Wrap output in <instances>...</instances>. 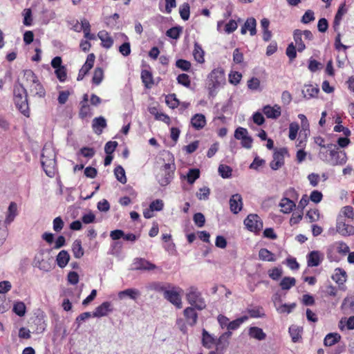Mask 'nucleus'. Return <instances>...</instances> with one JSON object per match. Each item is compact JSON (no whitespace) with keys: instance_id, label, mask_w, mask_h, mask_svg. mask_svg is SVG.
Returning a JSON list of instances; mask_svg holds the SVG:
<instances>
[{"instance_id":"1","label":"nucleus","mask_w":354,"mask_h":354,"mask_svg":"<svg viewBox=\"0 0 354 354\" xmlns=\"http://www.w3.org/2000/svg\"><path fill=\"white\" fill-rule=\"evenodd\" d=\"M13 100L17 109L25 116L29 117L30 109L27 91L21 84H15L13 89Z\"/></svg>"},{"instance_id":"2","label":"nucleus","mask_w":354,"mask_h":354,"mask_svg":"<svg viewBox=\"0 0 354 354\" xmlns=\"http://www.w3.org/2000/svg\"><path fill=\"white\" fill-rule=\"evenodd\" d=\"M186 299L193 307L198 310H202L206 308L205 299L202 296V293L195 286L189 287L186 293Z\"/></svg>"},{"instance_id":"3","label":"nucleus","mask_w":354,"mask_h":354,"mask_svg":"<svg viewBox=\"0 0 354 354\" xmlns=\"http://www.w3.org/2000/svg\"><path fill=\"white\" fill-rule=\"evenodd\" d=\"M349 252V247L342 241H335L330 244L326 250L327 258L330 261H338V254L345 256Z\"/></svg>"},{"instance_id":"4","label":"nucleus","mask_w":354,"mask_h":354,"mask_svg":"<svg viewBox=\"0 0 354 354\" xmlns=\"http://www.w3.org/2000/svg\"><path fill=\"white\" fill-rule=\"evenodd\" d=\"M168 290L165 291L164 298L175 306L177 308L180 309L183 307L182 298L180 292L182 289L167 283Z\"/></svg>"},{"instance_id":"5","label":"nucleus","mask_w":354,"mask_h":354,"mask_svg":"<svg viewBox=\"0 0 354 354\" xmlns=\"http://www.w3.org/2000/svg\"><path fill=\"white\" fill-rule=\"evenodd\" d=\"M352 221L337 217L335 223V232L344 237L354 235V225L351 224Z\"/></svg>"},{"instance_id":"6","label":"nucleus","mask_w":354,"mask_h":354,"mask_svg":"<svg viewBox=\"0 0 354 354\" xmlns=\"http://www.w3.org/2000/svg\"><path fill=\"white\" fill-rule=\"evenodd\" d=\"M176 166L174 163H165L162 168V174L158 176V183L161 186L169 185L174 176Z\"/></svg>"},{"instance_id":"7","label":"nucleus","mask_w":354,"mask_h":354,"mask_svg":"<svg viewBox=\"0 0 354 354\" xmlns=\"http://www.w3.org/2000/svg\"><path fill=\"white\" fill-rule=\"evenodd\" d=\"M244 225L250 232L256 234L259 233L263 229V221L259 215L250 214L244 220Z\"/></svg>"},{"instance_id":"8","label":"nucleus","mask_w":354,"mask_h":354,"mask_svg":"<svg viewBox=\"0 0 354 354\" xmlns=\"http://www.w3.org/2000/svg\"><path fill=\"white\" fill-rule=\"evenodd\" d=\"M41 162L42 167L46 174L49 177H53L55 175V159L53 154L51 157L45 156V150H43L41 158Z\"/></svg>"},{"instance_id":"9","label":"nucleus","mask_w":354,"mask_h":354,"mask_svg":"<svg viewBox=\"0 0 354 354\" xmlns=\"http://www.w3.org/2000/svg\"><path fill=\"white\" fill-rule=\"evenodd\" d=\"M208 78L212 82V87L217 88L225 82V71L222 67H218L212 71Z\"/></svg>"},{"instance_id":"10","label":"nucleus","mask_w":354,"mask_h":354,"mask_svg":"<svg viewBox=\"0 0 354 354\" xmlns=\"http://www.w3.org/2000/svg\"><path fill=\"white\" fill-rule=\"evenodd\" d=\"M288 153L285 148L276 149L274 154L273 159L270 163V166L273 170H277L284 164V156Z\"/></svg>"},{"instance_id":"11","label":"nucleus","mask_w":354,"mask_h":354,"mask_svg":"<svg viewBox=\"0 0 354 354\" xmlns=\"http://www.w3.org/2000/svg\"><path fill=\"white\" fill-rule=\"evenodd\" d=\"M232 336V332L227 331L223 333L216 342V351L218 354H223V350L226 349L230 344V339Z\"/></svg>"},{"instance_id":"12","label":"nucleus","mask_w":354,"mask_h":354,"mask_svg":"<svg viewBox=\"0 0 354 354\" xmlns=\"http://www.w3.org/2000/svg\"><path fill=\"white\" fill-rule=\"evenodd\" d=\"M263 113L269 119L276 120L281 114V108L278 104L274 106L266 105L262 109Z\"/></svg>"},{"instance_id":"13","label":"nucleus","mask_w":354,"mask_h":354,"mask_svg":"<svg viewBox=\"0 0 354 354\" xmlns=\"http://www.w3.org/2000/svg\"><path fill=\"white\" fill-rule=\"evenodd\" d=\"M183 315L188 325L194 326L196 324L198 316L196 308L190 306L185 308L183 310Z\"/></svg>"},{"instance_id":"14","label":"nucleus","mask_w":354,"mask_h":354,"mask_svg":"<svg viewBox=\"0 0 354 354\" xmlns=\"http://www.w3.org/2000/svg\"><path fill=\"white\" fill-rule=\"evenodd\" d=\"M113 311L112 304L110 301H104L98 306L93 313L94 317H101L106 316L109 313Z\"/></svg>"},{"instance_id":"15","label":"nucleus","mask_w":354,"mask_h":354,"mask_svg":"<svg viewBox=\"0 0 354 354\" xmlns=\"http://www.w3.org/2000/svg\"><path fill=\"white\" fill-rule=\"evenodd\" d=\"M230 208L234 214H238L243 207L242 197L239 194L232 195L230 199Z\"/></svg>"},{"instance_id":"16","label":"nucleus","mask_w":354,"mask_h":354,"mask_svg":"<svg viewBox=\"0 0 354 354\" xmlns=\"http://www.w3.org/2000/svg\"><path fill=\"white\" fill-rule=\"evenodd\" d=\"M257 21L254 17L248 18L244 23L243 26L241 28V33L245 35L247 30H249L251 36H254L257 34Z\"/></svg>"},{"instance_id":"17","label":"nucleus","mask_w":354,"mask_h":354,"mask_svg":"<svg viewBox=\"0 0 354 354\" xmlns=\"http://www.w3.org/2000/svg\"><path fill=\"white\" fill-rule=\"evenodd\" d=\"M133 264L136 270H153L156 268L155 264L143 258H136Z\"/></svg>"},{"instance_id":"18","label":"nucleus","mask_w":354,"mask_h":354,"mask_svg":"<svg viewBox=\"0 0 354 354\" xmlns=\"http://www.w3.org/2000/svg\"><path fill=\"white\" fill-rule=\"evenodd\" d=\"M28 89L33 96L42 98L46 95V90L39 80L36 81L35 84H32Z\"/></svg>"},{"instance_id":"19","label":"nucleus","mask_w":354,"mask_h":354,"mask_svg":"<svg viewBox=\"0 0 354 354\" xmlns=\"http://www.w3.org/2000/svg\"><path fill=\"white\" fill-rule=\"evenodd\" d=\"M330 154L333 160L334 165H344L347 161L346 153L344 151L331 150Z\"/></svg>"},{"instance_id":"20","label":"nucleus","mask_w":354,"mask_h":354,"mask_svg":"<svg viewBox=\"0 0 354 354\" xmlns=\"http://www.w3.org/2000/svg\"><path fill=\"white\" fill-rule=\"evenodd\" d=\"M216 338L209 333L205 329L202 331V344L207 348H212L216 346Z\"/></svg>"},{"instance_id":"21","label":"nucleus","mask_w":354,"mask_h":354,"mask_svg":"<svg viewBox=\"0 0 354 354\" xmlns=\"http://www.w3.org/2000/svg\"><path fill=\"white\" fill-rule=\"evenodd\" d=\"M18 214L17 205L15 202H11L8 206L6 217L5 219V224L10 225Z\"/></svg>"},{"instance_id":"22","label":"nucleus","mask_w":354,"mask_h":354,"mask_svg":"<svg viewBox=\"0 0 354 354\" xmlns=\"http://www.w3.org/2000/svg\"><path fill=\"white\" fill-rule=\"evenodd\" d=\"M191 124L195 129H202L206 124L205 115L202 113L195 114L191 119Z\"/></svg>"},{"instance_id":"23","label":"nucleus","mask_w":354,"mask_h":354,"mask_svg":"<svg viewBox=\"0 0 354 354\" xmlns=\"http://www.w3.org/2000/svg\"><path fill=\"white\" fill-rule=\"evenodd\" d=\"M279 205L281 208V211L284 214L290 213L296 207L295 203L287 197L281 198Z\"/></svg>"},{"instance_id":"24","label":"nucleus","mask_w":354,"mask_h":354,"mask_svg":"<svg viewBox=\"0 0 354 354\" xmlns=\"http://www.w3.org/2000/svg\"><path fill=\"white\" fill-rule=\"evenodd\" d=\"M342 217V219L347 221H354V208L351 205H346L342 207L337 217Z\"/></svg>"},{"instance_id":"25","label":"nucleus","mask_w":354,"mask_h":354,"mask_svg":"<svg viewBox=\"0 0 354 354\" xmlns=\"http://www.w3.org/2000/svg\"><path fill=\"white\" fill-rule=\"evenodd\" d=\"M99 39L102 41V45L106 48H110L113 44V39L109 33L106 30L100 31L97 34Z\"/></svg>"},{"instance_id":"26","label":"nucleus","mask_w":354,"mask_h":354,"mask_svg":"<svg viewBox=\"0 0 354 354\" xmlns=\"http://www.w3.org/2000/svg\"><path fill=\"white\" fill-rule=\"evenodd\" d=\"M293 39L295 42V46H297V51L301 53L306 49V45L302 39L301 30L296 29L293 32Z\"/></svg>"},{"instance_id":"27","label":"nucleus","mask_w":354,"mask_h":354,"mask_svg":"<svg viewBox=\"0 0 354 354\" xmlns=\"http://www.w3.org/2000/svg\"><path fill=\"white\" fill-rule=\"evenodd\" d=\"M106 127V121L104 118L100 116L93 119L92 122V127L96 133H102L103 129H104Z\"/></svg>"},{"instance_id":"28","label":"nucleus","mask_w":354,"mask_h":354,"mask_svg":"<svg viewBox=\"0 0 354 354\" xmlns=\"http://www.w3.org/2000/svg\"><path fill=\"white\" fill-rule=\"evenodd\" d=\"M341 339V335L337 333H330L327 334L324 339L325 346H332L338 343Z\"/></svg>"},{"instance_id":"29","label":"nucleus","mask_w":354,"mask_h":354,"mask_svg":"<svg viewBox=\"0 0 354 354\" xmlns=\"http://www.w3.org/2000/svg\"><path fill=\"white\" fill-rule=\"evenodd\" d=\"M24 79L28 88L39 80L37 75L30 69L24 71Z\"/></svg>"},{"instance_id":"30","label":"nucleus","mask_w":354,"mask_h":354,"mask_svg":"<svg viewBox=\"0 0 354 354\" xmlns=\"http://www.w3.org/2000/svg\"><path fill=\"white\" fill-rule=\"evenodd\" d=\"M70 260V255L68 252L66 250H62L60 251L56 258V261L57 263V266L63 268H64L68 263Z\"/></svg>"},{"instance_id":"31","label":"nucleus","mask_w":354,"mask_h":354,"mask_svg":"<svg viewBox=\"0 0 354 354\" xmlns=\"http://www.w3.org/2000/svg\"><path fill=\"white\" fill-rule=\"evenodd\" d=\"M141 79L144 86L147 88H151L154 84L152 73L148 70L142 71Z\"/></svg>"},{"instance_id":"32","label":"nucleus","mask_w":354,"mask_h":354,"mask_svg":"<svg viewBox=\"0 0 354 354\" xmlns=\"http://www.w3.org/2000/svg\"><path fill=\"white\" fill-rule=\"evenodd\" d=\"M204 50H203L201 46L197 43L195 42L194 44V48L193 50V56L194 57V59L200 64H203L205 62V58H204Z\"/></svg>"},{"instance_id":"33","label":"nucleus","mask_w":354,"mask_h":354,"mask_svg":"<svg viewBox=\"0 0 354 354\" xmlns=\"http://www.w3.org/2000/svg\"><path fill=\"white\" fill-rule=\"evenodd\" d=\"M308 266H318L320 263V253L318 251H312L307 256Z\"/></svg>"},{"instance_id":"34","label":"nucleus","mask_w":354,"mask_h":354,"mask_svg":"<svg viewBox=\"0 0 354 354\" xmlns=\"http://www.w3.org/2000/svg\"><path fill=\"white\" fill-rule=\"evenodd\" d=\"M72 252L75 258L80 259L84 256V252L82 246V241L75 240L72 245Z\"/></svg>"},{"instance_id":"35","label":"nucleus","mask_w":354,"mask_h":354,"mask_svg":"<svg viewBox=\"0 0 354 354\" xmlns=\"http://www.w3.org/2000/svg\"><path fill=\"white\" fill-rule=\"evenodd\" d=\"M344 7L345 3L342 4L338 8L337 13L335 14L333 21V28L335 31L338 30L342 17L346 11Z\"/></svg>"},{"instance_id":"36","label":"nucleus","mask_w":354,"mask_h":354,"mask_svg":"<svg viewBox=\"0 0 354 354\" xmlns=\"http://www.w3.org/2000/svg\"><path fill=\"white\" fill-rule=\"evenodd\" d=\"M140 295V293L138 290L134 288H128L124 290L120 291L118 293V297L120 299H123L124 297L128 296L131 299L136 300Z\"/></svg>"},{"instance_id":"37","label":"nucleus","mask_w":354,"mask_h":354,"mask_svg":"<svg viewBox=\"0 0 354 354\" xmlns=\"http://www.w3.org/2000/svg\"><path fill=\"white\" fill-rule=\"evenodd\" d=\"M259 257L262 261H275L274 254L266 248H261L259 252Z\"/></svg>"},{"instance_id":"38","label":"nucleus","mask_w":354,"mask_h":354,"mask_svg":"<svg viewBox=\"0 0 354 354\" xmlns=\"http://www.w3.org/2000/svg\"><path fill=\"white\" fill-rule=\"evenodd\" d=\"M295 283L296 280L294 277H285L281 279L279 286L282 290H288L295 286Z\"/></svg>"},{"instance_id":"39","label":"nucleus","mask_w":354,"mask_h":354,"mask_svg":"<svg viewBox=\"0 0 354 354\" xmlns=\"http://www.w3.org/2000/svg\"><path fill=\"white\" fill-rule=\"evenodd\" d=\"M249 335L251 337L258 340H263L266 338V334L263 330L259 327H251L249 330Z\"/></svg>"},{"instance_id":"40","label":"nucleus","mask_w":354,"mask_h":354,"mask_svg":"<svg viewBox=\"0 0 354 354\" xmlns=\"http://www.w3.org/2000/svg\"><path fill=\"white\" fill-rule=\"evenodd\" d=\"M241 19H238L237 21L234 19H230L227 24H225L223 31L227 34H231L234 32L238 28V23L241 22Z\"/></svg>"},{"instance_id":"41","label":"nucleus","mask_w":354,"mask_h":354,"mask_svg":"<svg viewBox=\"0 0 354 354\" xmlns=\"http://www.w3.org/2000/svg\"><path fill=\"white\" fill-rule=\"evenodd\" d=\"M104 78V71L100 67H96L93 72L92 78V83L95 85H99Z\"/></svg>"},{"instance_id":"42","label":"nucleus","mask_w":354,"mask_h":354,"mask_svg":"<svg viewBox=\"0 0 354 354\" xmlns=\"http://www.w3.org/2000/svg\"><path fill=\"white\" fill-rule=\"evenodd\" d=\"M200 177V170L198 169H189L187 174V183L193 184Z\"/></svg>"},{"instance_id":"43","label":"nucleus","mask_w":354,"mask_h":354,"mask_svg":"<svg viewBox=\"0 0 354 354\" xmlns=\"http://www.w3.org/2000/svg\"><path fill=\"white\" fill-rule=\"evenodd\" d=\"M114 174L117 180L122 184L127 183V177L124 169L122 166H117L114 169Z\"/></svg>"},{"instance_id":"44","label":"nucleus","mask_w":354,"mask_h":354,"mask_svg":"<svg viewBox=\"0 0 354 354\" xmlns=\"http://www.w3.org/2000/svg\"><path fill=\"white\" fill-rule=\"evenodd\" d=\"M248 319L247 316H243L240 318H238L235 320H233L227 324V330L228 331L236 330L239 328V326Z\"/></svg>"},{"instance_id":"45","label":"nucleus","mask_w":354,"mask_h":354,"mask_svg":"<svg viewBox=\"0 0 354 354\" xmlns=\"http://www.w3.org/2000/svg\"><path fill=\"white\" fill-rule=\"evenodd\" d=\"M165 102L171 109H175L179 105V101L177 99L176 95L175 93L166 95Z\"/></svg>"},{"instance_id":"46","label":"nucleus","mask_w":354,"mask_h":354,"mask_svg":"<svg viewBox=\"0 0 354 354\" xmlns=\"http://www.w3.org/2000/svg\"><path fill=\"white\" fill-rule=\"evenodd\" d=\"M176 80L179 84L186 88H189L191 86L190 77L186 73H181L178 75L176 78Z\"/></svg>"},{"instance_id":"47","label":"nucleus","mask_w":354,"mask_h":354,"mask_svg":"<svg viewBox=\"0 0 354 354\" xmlns=\"http://www.w3.org/2000/svg\"><path fill=\"white\" fill-rule=\"evenodd\" d=\"M182 32V28L180 26H175L168 29L166 32V35L171 39H177L180 37Z\"/></svg>"},{"instance_id":"48","label":"nucleus","mask_w":354,"mask_h":354,"mask_svg":"<svg viewBox=\"0 0 354 354\" xmlns=\"http://www.w3.org/2000/svg\"><path fill=\"white\" fill-rule=\"evenodd\" d=\"M179 13L182 19L184 21L188 20L190 15L189 4L188 3H184L182 6H180L179 8Z\"/></svg>"},{"instance_id":"49","label":"nucleus","mask_w":354,"mask_h":354,"mask_svg":"<svg viewBox=\"0 0 354 354\" xmlns=\"http://www.w3.org/2000/svg\"><path fill=\"white\" fill-rule=\"evenodd\" d=\"M297 46L292 42L288 44L286 50V54L290 61L292 62L297 57Z\"/></svg>"},{"instance_id":"50","label":"nucleus","mask_w":354,"mask_h":354,"mask_svg":"<svg viewBox=\"0 0 354 354\" xmlns=\"http://www.w3.org/2000/svg\"><path fill=\"white\" fill-rule=\"evenodd\" d=\"M176 66L183 71L188 72L190 71L192 64L191 62L183 59H179L176 62Z\"/></svg>"},{"instance_id":"51","label":"nucleus","mask_w":354,"mask_h":354,"mask_svg":"<svg viewBox=\"0 0 354 354\" xmlns=\"http://www.w3.org/2000/svg\"><path fill=\"white\" fill-rule=\"evenodd\" d=\"M26 306L24 302H16L13 306V312L19 317H22L26 313Z\"/></svg>"},{"instance_id":"52","label":"nucleus","mask_w":354,"mask_h":354,"mask_svg":"<svg viewBox=\"0 0 354 354\" xmlns=\"http://www.w3.org/2000/svg\"><path fill=\"white\" fill-rule=\"evenodd\" d=\"M242 78V74L238 71H232L229 74V82L233 85H237L240 83Z\"/></svg>"},{"instance_id":"53","label":"nucleus","mask_w":354,"mask_h":354,"mask_svg":"<svg viewBox=\"0 0 354 354\" xmlns=\"http://www.w3.org/2000/svg\"><path fill=\"white\" fill-rule=\"evenodd\" d=\"M55 75L57 78L61 82H64L66 81L67 78V73L66 68L65 66H63L60 68H57L55 71Z\"/></svg>"},{"instance_id":"54","label":"nucleus","mask_w":354,"mask_h":354,"mask_svg":"<svg viewBox=\"0 0 354 354\" xmlns=\"http://www.w3.org/2000/svg\"><path fill=\"white\" fill-rule=\"evenodd\" d=\"M319 88L313 86V85H309L306 88V90L304 91V95L307 98L316 97L319 93Z\"/></svg>"},{"instance_id":"55","label":"nucleus","mask_w":354,"mask_h":354,"mask_svg":"<svg viewBox=\"0 0 354 354\" xmlns=\"http://www.w3.org/2000/svg\"><path fill=\"white\" fill-rule=\"evenodd\" d=\"M79 111V116L82 119H84L91 115V109L88 104L82 103Z\"/></svg>"},{"instance_id":"56","label":"nucleus","mask_w":354,"mask_h":354,"mask_svg":"<svg viewBox=\"0 0 354 354\" xmlns=\"http://www.w3.org/2000/svg\"><path fill=\"white\" fill-rule=\"evenodd\" d=\"M296 306H297L296 303H292V304H281L277 308V311L279 313H287V314H289V313H290L293 310L294 308H295Z\"/></svg>"},{"instance_id":"57","label":"nucleus","mask_w":354,"mask_h":354,"mask_svg":"<svg viewBox=\"0 0 354 354\" xmlns=\"http://www.w3.org/2000/svg\"><path fill=\"white\" fill-rule=\"evenodd\" d=\"M232 169L230 166L225 165H221L218 167L219 174L223 178H227L232 175Z\"/></svg>"},{"instance_id":"58","label":"nucleus","mask_w":354,"mask_h":354,"mask_svg":"<svg viewBox=\"0 0 354 354\" xmlns=\"http://www.w3.org/2000/svg\"><path fill=\"white\" fill-rule=\"evenodd\" d=\"M299 129V127L297 123H296V122L290 123V124L289 126L288 137L291 140H295Z\"/></svg>"},{"instance_id":"59","label":"nucleus","mask_w":354,"mask_h":354,"mask_svg":"<svg viewBox=\"0 0 354 354\" xmlns=\"http://www.w3.org/2000/svg\"><path fill=\"white\" fill-rule=\"evenodd\" d=\"M306 217L310 223L315 222L319 219V211L317 209H311L306 213Z\"/></svg>"},{"instance_id":"60","label":"nucleus","mask_w":354,"mask_h":354,"mask_svg":"<svg viewBox=\"0 0 354 354\" xmlns=\"http://www.w3.org/2000/svg\"><path fill=\"white\" fill-rule=\"evenodd\" d=\"M193 220H194V223L198 227H203L205 223V216L201 212L196 213L193 216Z\"/></svg>"},{"instance_id":"61","label":"nucleus","mask_w":354,"mask_h":354,"mask_svg":"<svg viewBox=\"0 0 354 354\" xmlns=\"http://www.w3.org/2000/svg\"><path fill=\"white\" fill-rule=\"evenodd\" d=\"M322 68V64L320 62L311 58L309 59L308 68L310 71L315 73Z\"/></svg>"},{"instance_id":"62","label":"nucleus","mask_w":354,"mask_h":354,"mask_svg":"<svg viewBox=\"0 0 354 354\" xmlns=\"http://www.w3.org/2000/svg\"><path fill=\"white\" fill-rule=\"evenodd\" d=\"M308 198L312 202L319 203L323 198V194L318 190H313Z\"/></svg>"},{"instance_id":"63","label":"nucleus","mask_w":354,"mask_h":354,"mask_svg":"<svg viewBox=\"0 0 354 354\" xmlns=\"http://www.w3.org/2000/svg\"><path fill=\"white\" fill-rule=\"evenodd\" d=\"M247 85L250 90L257 91L260 87V80L257 77H252L248 81Z\"/></svg>"},{"instance_id":"64","label":"nucleus","mask_w":354,"mask_h":354,"mask_svg":"<svg viewBox=\"0 0 354 354\" xmlns=\"http://www.w3.org/2000/svg\"><path fill=\"white\" fill-rule=\"evenodd\" d=\"M268 275L272 279L277 281L282 275V270L274 268L268 270Z\"/></svg>"}]
</instances>
